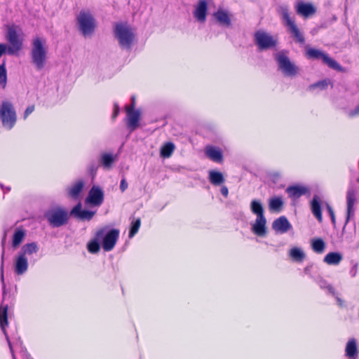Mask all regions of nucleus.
<instances>
[{"label": "nucleus", "mask_w": 359, "mask_h": 359, "mask_svg": "<svg viewBox=\"0 0 359 359\" xmlns=\"http://www.w3.org/2000/svg\"><path fill=\"white\" fill-rule=\"evenodd\" d=\"M46 40L41 37H36L32 40L30 50L31 63L37 71L42 70L47 61V49Z\"/></svg>", "instance_id": "nucleus-1"}, {"label": "nucleus", "mask_w": 359, "mask_h": 359, "mask_svg": "<svg viewBox=\"0 0 359 359\" xmlns=\"http://www.w3.org/2000/svg\"><path fill=\"white\" fill-rule=\"evenodd\" d=\"M114 37L118 40L119 46L126 50H131L135 35L128 22H117L114 25Z\"/></svg>", "instance_id": "nucleus-2"}, {"label": "nucleus", "mask_w": 359, "mask_h": 359, "mask_svg": "<svg viewBox=\"0 0 359 359\" xmlns=\"http://www.w3.org/2000/svg\"><path fill=\"white\" fill-rule=\"evenodd\" d=\"M5 39L8 42V55H13L20 51L23 46V38L21 37L22 29L15 25H7Z\"/></svg>", "instance_id": "nucleus-3"}, {"label": "nucleus", "mask_w": 359, "mask_h": 359, "mask_svg": "<svg viewBox=\"0 0 359 359\" xmlns=\"http://www.w3.org/2000/svg\"><path fill=\"white\" fill-rule=\"evenodd\" d=\"M97 237L99 238L102 248L106 252L114 249L119 237L120 231L118 229H109L106 226L96 231Z\"/></svg>", "instance_id": "nucleus-4"}, {"label": "nucleus", "mask_w": 359, "mask_h": 359, "mask_svg": "<svg viewBox=\"0 0 359 359\" xmlns=\"http://www.w3.org/2000/svg\"><path fill=\"white\" fill-rule=\"evenodd\" d=\"M79 29L85 36L93 34L96 27L95 19L90 11H81L76 18Z\"/></svg>", "instance_id": "nucleus-5"}, {"label": "nucleus", "mask_w": 359, "mask_h": 359, "mask_svg": "<svg viewBox=\"0 0 359 359\" xmlns=\"http://www.w3.org/2000/svg\"><path fill=\"white\" fill-rule=\"evenodd\" d=\"M287 50H283L275 55L274 58L278 64V69L287 76H294L299 72V67L292 62L287 55Z\"/></svg>", "instance_id": "nucleus-6"}, {"label": "nucleus", "mask_w": 359, "mask_h": 359, "mask_svg": "<svg viewBox=\"0 0 359 359\" xmlns=\"http://www.w3.org/2000/svg\"><path fill=\"white\" fill-rule=\"evenodd\" d=\"M0 120L2 126L7 130H11L17 121L16 112L13 104L8 101L2 102L0 105Z\"/></svg>", "instance_id": "nucleus-7"}, {"label": "nucleus", "mask_w": 359, "mask_h": 359, "mask_svg": "<svg viewBox=\"0 0 359 359\" xmlns=\"http://www.w3.org/2000/svg\"><path fill=\"white\" fill-rule=\"evenodd\" d=\"M44 217L52 227H60L66 224L69 219L68 212L60 208L48 209L44 212Z\"/></svg>", "instance_id": "nucleus-8"}, {"label": "nucleus", "mask_w": 359, "mask_h": 359, "mask_svg": "<svg viewBox=\"0 0 359 359\" xmlns=\"http://www.w3.org/2000/svg\"><path fill=\"white\" fill-rule=\"evenodd\" d=\"M306 57L312 60H321L330 68L339 72H344L345 69L335 60L330 57L327 53L318 49L310 48L306 50Z\"/></svg>", "instance_id": "nucleus-9"}, {"label": "nucleus", "mask_w": 359, "mask_h": 359, "mask_svg": "<svg viewBox=\"0 0 359 359\" xmlns=\"http://www.w3.org/2000/svg\"><path fill=\"white\" fill-rule=\"evenodd\" d=\"M356 195L357 191L354 186L351 184L346 192V216L345 224L342 229V233H344L348 222L351 221L355 215V209L354 205L357 201Z\"/></svg>", "instance_id": "nucleus-10"}, {"label": "nucleus", "mask_w": 359, "mask_h": 359, "mask_svg": "<svg viewBox=\"0 0 359 359\" xmlns=\"http://www.w3.org/2000/svg\"><path fill=\"white\" fill-rule=\"evenodd\" d=\"M255 43L260 50L272 49L276 47L278 41L268 33L258 30L254 34Z\"/></svg>", "instance_id": "nucleus-11"}, {"label": "nucleus", "mask_w": 359, "mask_h": 359, "mask_svg": "<svg viewBox=\"0 0 359 359\" xmlns=\"http://www.w3.org/2000/svg\"><path fill=\"white\" fill-rule=\"evenodd\" d=\"M104 191L99 186L93 185L86 198V203L93 206H100L104 201Z\"/></svg>", "instance_id": "nucleus-12"}, {"label": "nucleus", "mask_w": 359, "mask_h": 359, "mask_svg": "<svg viewBox=\"0 0 359 359\" xmlns=\"http://www.w3.org/2000/svg\"><path fill=\"white\" fill-rule=\"evenodd\" d=\"M8 305H1V306H0V327L6 337V341L9 346L11 353L12 354L13 359H16L15 355L14 354L12 344L11 342V340L9 339V337H8L6 330V327L8 325Z\"/></svg>", "instance_id": "nucleus-13"}, {"label": "nucleus", "mask_w": 359, "mask_h": 359, "mask_svg": "<svg viewBox=\"0 0 359 359\" xmlns=\"http://www.w3.org/2000/svg\"><path fill=\"white\" fill-rule=\"evenodd\" d=\"M95 212L89 210H82V205L79 202L70 211L69 215L82 221H90L95 215Z\"/></svg>", "instance_id": "nucleus-14"}, {"label": "nucleus", "mask_w": 359, "mask_h": 359, "mask_svg": "<svg viewBox=\"0 0 359 359\" xmlns=\"http://www.w3.org/2000/svg\"><path fill=\"white\" fill-rule=\"evenodd\" d=\"M212 16L220 27L224 28H231L232 27L231 19L227 11L219 8L212 14Z\"/></svg>", "instance_id": "nucleus-15"}, {"label": "nucleus", "mask_w": 359, "mask_h": 359, "mask_svg": "<svg viewBox=\"0 0 359 359\" xmlns=\"http://www.w3.org/2000/svg\"><path fill=\"white\" fill-rule=\"evenodd\" d=\"M205 154L210 160L215 163H222L224 161L222 150L218 147L212 145L206 146Z\"/></svg>", "instance_id": "nucleus-16"}, {"label": "nucleus", "mask_w": 359, "mask_h": 359, "mask_svg": "<svg viewBox=\"0 0 359 359\" xmlns=\"http://www.w3.org/2000/svg\"><path fill=\"white\" fill-rule=\"evenodd\" d=\"M266 222L265 217H257L251 228L254 234L259 237H265L267 234Z\"/></svg>", "instance_id": "nucleus-17"}, {"label": "nucleus", "mask_w": 359, "mask_h": 359, "mask_svg": "<svg viewBox=\"0 0 359 359\" xmlns=\"http://www.w3.org/2000/svg\"><path fill=\"white\" fill-rule=\"evenodd\" d=\"M292 228V224L285 216H280L276 219L272 223V229L278 233H286Z\"/></svg>", "instance_id": "nucleus-18"}, {"label": "nucleus", "mask_w": 359, "mask_h": 359, "mask_svg": "<svg viewBox=\"0 0 359 359\" xmlns=\"http://www.w3.org/2000/svg\"><path fill=\"white\" fill-rule=\"evenodd\" d=\"M208 1L206 0H198L194 11V18L200 22H205L208 13Z\"/></svg>", "instance_id": "nucleus-19"}, {"label": "nucleus", "mask_w": 359, "mask_h": 359, "mask_svg": "<svg viewBox=\"0 0 359 359\" xmlns=\"http://www.w3.org/2000/svg\"><path fill=\"white\" fill-rule=\"evenodd\" d=\"M127 126L130 130V131H133L139 126L140 111L139 109H127Z\"/></svg>", "instance_id": "nucleus-20"}, {"label": "nucleus", "mask_w": 359, "mask_h": 359, "mask_svg": "<svg viewBox=\"0 0 359 359\" xmlns=\"http://www.w3.org/2000/svg\"><path fill=\"white\" fill-rule=\"evenodd\" d=\"M296 11L297 14L308 18L316 12V8L311 3L301 1L297 4Z\"/></svg>", "instance_id": "nucleus-21"}, {"label": "nucleus", "mask_w": 359, "mask_h": 359, "mask_svg": "<svg viewBox=\"0 0 359 359\" xmlns=\"http://www.w3.org/2000/svg\"><path fill=\"white\" fill-rule=\"evenodd\" d=\"M28 269V261L25 256L20 254L18 255L15 259L14 264V271L15 273L18 275H22L25 273Z\"/></svg>", "instance_id": "nucleus-22"}, {"label": "nucleus", "mask_w": 359, "mask_h": 359, "mask_svg": "<svg viewBox=\"0 0 359 359\" xmlns=\"http://www.w3.org/2000/svg\"><path fill=\"white\" fill-rule=\"evenodd\" d=\"M285 191L289 197L294 199L299 198L302 196L309 193V189L307 187L300 185L289 186Z\"/></svg>", "instance_id": "nucleus-23"}, {"label": "nucleus", "mask_w": 359, "mask_h": 359, "mask_svg": "<svg viewBox=\"0 0 359 359\" xmlns=\"http://www.w3.org/2000/svg\"><path fill=\"white\" fill-rule=\"evenodd\" d=\"M320 198L318 195H314L311 201V210L319 222L323 221L322 208Z\"/></svg>", "instance_id": "nucleus-24"}, {"label": "nucleus", "mask_w": 359, "mask_h": 359, "mask_svg": "<svg viewBox=\"0 0 359 359\" xmlns=\"http://www.w3.org/2000/svg\"><path fill=\"white\" fill-rule=\"evenodd\" d=\"M284 202L281 196H274L269 200V208L271 212H280L283 208Z\"/></svg>", "instance_id": "nucleus-25"}, {"label": "nucleus", "mask_w": 359, "mask_h": 359, "mask_svg": "<svg viewBox=\"0 0 359 359\" xmlns=\"http://www.w3.org/2000/svg\"><path fill=\"white\" fill-rule=\"evenodd\" d=\"M6 239V231L4 232V236L1 240V247H2V253H1V264L0 267L1 271V282L2 283V290H3V297L4 298L6 291V284L4 282V254H5V243Z\"/></svg>", "instance_id": "nucleus-26"}, {"label": "nucleus", "mask_w": 359, "mask_h": 359, "mask_svg": "<svg viewBox=\"0 0 359 359\" xmlns=\"http://www.w3.org/2000/svg\"><path fill=\"white\" fill-rule=\"evenodd\" d=\"M208 179L210 182L215 186H219L225 181L224 175L221 172L215 170L209 171Z\"/></svg>", "instance_id": "nucleus-27"}, {"label": "nucleus", "mask_w": 359, "mask_h": 359, "mask_svg": "<svg viewBox=\"0 0 359 359\" xmlns=\"http://www.w3.org/2000/svg\"><path fill=\"white\" fill-rule=\"evenodd\" d=\"M342 259L343 256L340 252H332L325 255L323 261L330 265H337Z\"/></svg>", "instance_id": "nucleus-28"}, {"label": "nucleus", "mask_w": 359, "mask_h": 359, "mask_svg": "<svg viewBox=\"0 0 359 359\" xmlns=\"http://www.w3.org/2000/svg\"><path fill=\"white\" fill-rule=\"evenodd\" d=\"M345 351L348 358H354L357 355L358 347L355 339L352 338L347 342Z\"/></svg>", "instance_id": "nucleus-29"}, {"label": "nucleus", "mask_w": 359, "mask_h": 359, "mask_svg": "<svg viewBox=\"0 0 359 359\" xmlns=\"http://www.w3.org/2000/svg\"><path fill=\"white\" fill-rule=\"evenodd\" d=\"M250 210L257 217H265L264 206L259 200L254 199L251 201Z\"/></svg>", "instance_id": "nucleus-30"}, {"label": "nucleus", "mask_w": 359, "mask_h": 359, "mask_svg": "<svg viewBox=\"0 0 359 359\" xmlns=\"http://www.w3.org/2000/svg\"><path fill=\"white\" fill-rule=\"evenodd\" d=\"M26 235V232L21 228H17L13 235L12 246L17 248L22 242Z\"/></svg>", "instance_id": "nucleus-31"}, {"label": "nucleus", "mask_w": 359, "mask_h": 359, "mask_svg": "<svg viewBox=\"0 0 359 359\" xmlns=\"http://www.w3.org/2000/svg\"><path fill=\"white\" fill-rule=\"evenodd\" d=\"M39 249L37 243L32 242L22 245L19 253L26 257V255H31L34 253H36L39 251Z\"/></svg>", "instance_id": "nucleus-32"}, {"label": "nucleus", "mask_w": 359, "mask_h": 359, "mask_svg": "<svg viewBox=\"0 0 359 359\" xmlns=\"http://www.w3.org/2000/svg\"><path fill=\"white\" fill-rule=\"evenodd\" d=\"M175 149V145L172 142H168L165 143L160 149V156L162 158H170Z\"/></svg>", "instance_id": "nucleus-33"}, {"label": "nucleus", "mask_w": 359, "mask_h": 359, "mask_svg": "<svg viewBox=\"0 0 359 359\" xmlns=\"http://www.w3.org/2000/svg\"><path fill=\"white\" fill-rule=\"evenodd\" d=\"M100 244L101 242L99 238L97 237V233H95L94 238L88 243L87 249L89 252L96 254L100 250Z\"/></svg>", "instance_id": "nucleus-34"}, {"label": "nucleus", "mask_w": 359, "mask_h": 359, "mask_svg": "<svg viewBox=\"0 0 359 359\" xmlns=\"http://www.w3.org/2000/svg\"><path fill=\"white\" fill-rule=\"evenodd\" d=\"M325 243L321 238H316L311 240L312 250L316 253H323L325 249Z\"/></svg>", "instance_id": "nucleus-35"}, {"label": "nucleus", "mask_w": 359, "mask_h": 359, "mask_svg": "<svg viewBox=\"0 0 359 359\" xmlns=\"http://www.w3.org/2000/svg\"><path fill=\"white\" fill-rule=\"evenodd\" d=\"M83 181H79L72 188L69 189L68 194L74 199H77L83 188Z\"/></svg>", "instance_id": "nucleus-36"}, {"label": "nucleus", "mask_w": 359, "mask_h": 359, "mask_svg": "<svg viewBox=\"0 0 359 359\" xmlns=\"http://www.w3.org/2000/svg\"><path fill=\"white\" fill-rule=\"evenodd\" d=\"M115 158L111 154L104 153L101 155L100 164L105 168H110Z\"/></svg>", "instance_id": "nucleus-37"}, {"label": "nucleus", "mask_w": 359, "mask_h": 359, "mask_svg": "<svg viewBox=\"0 0 359 359\" xmlns=\"http://www.w3.org/2000/svg\"><path fill=\"white\" fill-rule=\"evenodd\" d=\"M282 19L286 26L289 28L295 25L294 21L290 18L287 7L283 6L280 8Z\"/></svg>", "instance_id": "nucleus-38"}, {"label": "nucleus", "mask_w": 359, "mask_h": 359, "mask_svg": "<svg viewBox=\"0 0 359 359\" xmlns=\"http://www.w3.org/2000/svg\"><path fill=\"white\" fill-rule=\"evenodd\" d=\"M290 33L295 38V41L300 44L305 43V39L304 35L300 32L299 28L296 25H292L289 28Z\"/></svg>", "instance_id": "nucleus-39"}, {"label": "nucleus", "mask_w": 359, "mask_h": 359, "mask_svg": "<svg viewBox=\"0 0 359 359\" xmlns=\"http://www.w3.org/2000/svg\"><path fill=\"white\" fill-rule=\"evenodd\" d=\"M317 283L321 289L327 290L329 294L335 296L336 292L334 288L332 285L329 284L326 280L323 278H319L317 280Z\"/></svg>", "instance_id": "nucleus-40"}, {"label": "nucleus", "mask_w": 359, "mask_h": 359, "mask_svg": "<svg viewBox=\"0 0 359 359\" xmlns=\"http://www.w3.org/2000/svg\"><path fill=\"white\" fill-rule=\"evenodd\" d=\"M290 257L296 262H302L305 257V253L299 248H293L290 251Z\"/></svg>", "instance_id": "nucleus-41"}, {"label": "nucleus", "mask_w": 359, "mask_h": 359, "mask_svg": "<svg viewBox=\"0 0 359 359\" xmlns=\"http://www.w3.org/2000/svg\"><path fill=\"white\" fill-rule=\"evenodd\" d=\"M7 82V71L6 69V61L0 65V85L2 86L3 88L6 87Z\"/></svg>", "instance_id": "nucleus-42"}, {"label": "nucleus", "mask_w": 359, "mask_h": 359, "mask_svg": "<svg viewBox=\"0 0 359 359\" xmlns=\"http://www.w3.org/2000/svg\"><path fill=\"white\" fill-rule=\"evenodd\" d=\"M140 225H141L140 218L136 219L135 221H133L131 223L130 230H129V233H128V237L130 238H133L137 233V231L140 227Z\"/></svg>", "instance_id": "nucleus-43"}, {"label": "nucleus", "mask_w": 359, "mask_h": 359, "mask_svg": "<svg viewBox=\"0 0 359 359\" xmlns=\"http://www.w3.org/2000/svg\"><path fill=\"white\" fill-rule=\"evenodd\" d=\"M328 82L326 79H323L321 81H318L311 85H310L309 88L311 90H314L316 88H319L320 90H325L327 88Z\"/></svg>", "instance_id": "nucleus-44"}, {"label": "nucleus", "mask_w": 359, "mask_h": 359, "mask_svg": "<svg viewBox=\"0 0 359 359\" xmlns=\"http://www.w3.org/2000/svg\"><path fill=\"white\" fill-rule=\"evenodd\" d=\"M99 165H96L94 161H91L88 165V173L93 179L96 174Z\"/></svg>", "instance_id": "nucleus-45"}, {"label": "nucleus", "mask_w": 359, "mask_h": 359, "mask_svg": "<svg viewBox=\"0 0 359 359\" xmlns=\"http://www.w3.org/2000/svg\"><path fill=\"white\" fill-rule=\"evenodd\" d=\"M326 208H327V212L331 218L332 224L334 226L336 225V218H335L334 210L332 208V206L328 203H327V205H326Z\"/></svg>", "instance_id": "nucleus-46"}, {"label": "nucleus", "mask_w": 359, "mask_h": 359, "mask_svg": "<svg viewBox=\"0 0 359 359\" xmlns=\"http://www.w3.org/2000/svg\"><path fill=\"white\" fill-rule=\"evenodd\" d=\"M5 53L8 54V45L6 43H0V57Z\"/></svg>", "instance_id": "nucleus-47"}, {"label": "nucleus", "mask_w": 359, "mask_h": 359, "mask_svg": "<svg viewBox=\"0 0 359 359\" xmlns=\"http://www.w3.org/2000/svg\"><path fill=\"white\" fill-rule=\"evenodd\" d=\"M128 182L126 180L125 177H123L121 180V183H120V190L121 191V192H124L127 188H128Z\"/></svg>", "instance_id": "nucleus-48"}, {"label": "nucleus", "mask_w": 359, "mask_h": 359, "mask_svg": "<svg viewBox=\"0 0 359 359\" xmlns=\"http://www.w3.org/2000/svg\"><path fill=\"white\" fill-rule=\"evenodd\" d=\"M34 110V106L31 105L27 107L24 112V118H26L31 113H32Z\"/></svg>", "instance_id": "nucleus-49"}, {"label": "nucleus", "mask_w": 359, "mask_h": 359, "mask_svg": "<svg viewBox=\"0 0 359 359\" xmlns=\"http://www.w3.org/2000/svg\"><path fill=\"white\" fill-rule=\"evenodd\" d=\"M118 114H119V107L117 103H115L114 106V111H113V114L111 116V118L113 120H114L117 117Z\"/></svg>", "instance_id": "nucleus-50"}, {"label": "nucleus", "mask_w": 359, "mask_h": 359, "mask_svg": "<svg viewBox=\"0 0 359 359\" xmlns=\"http://www.w3.org/2000/svg\"><path fill=\"white\" fill-rule=\"evenodd\" d=\"M220 191H221V194L224 196V197H227L228 196V194H229V189L228 188L226 187V186H223L221 187V189H220Z\"/></svg>", "instance_id": "nucleus-51"}, {"label": "nucleus", "mask_w": 359, "mask_h": 359, "mask_svg": "<svg viewBox=\"0 0 359 359\" xmlns=\"http://www.w3.org/2000/svg\"><path fill=\"white\" fill-rule=\"evenodd\" d=\"M351 116H354L359 114V104L357 105L354 109L351 110L349 113Z\"/></svg>", "instance_id": "nucleus-52"}, {"label": "nucleus", "mask_w": 359, "mask_h": 359, "mask_svg": "<svg viewBox=\"0 0 359 359\" xmlns=\"http://www.w3.org/2000/svg\"><path fill=\"white\" fill-rule=\"evenodd\" d=\"M357 268H358V264H355L353 266L351 269L350 270V274L352 277H355L357 273Z\"/></svg>", "instance_id": "nucleus-53"}, {"label": "nucleus", "mask_w": 359, "mask_h": 359, "mask_svg": "<svg viewBox=\"0 0 359 359\" xmlns=\"http://www.w3.org/2000/svg\"><path fill=\"white\" fill-rule=\"evenodd\" d=\"M22 351L24 353V356L25 359H33L31 355L27 351V349L25 348H23Z\"/></svg>", "instance_id": "nucleus-54"}, {"label": "nucleus", "mask_w": 359, "mask_h": 359, "mask_svg": "<svg viewBox=\"0 0 359 359\" xmlns=\"http://www.w3.org/2000/svg\"><path fill=\"white\" fill-rule=\"evenodd\" d=\"M135 97L132 96L131 97V109H135Z\"/></svg>", "instance_id": "nucleus-55"}, {"label": "nucleus", "mask_w": 359, "mask_h": 359, "mask_svg": "<svg viewBox=\"0 0 359 359\" xmlns=\"http://www.w3.org/2000/svg\"><path fill=\"white\" fill-rule=\"evenodd\" d=\"M329 26V23L327 22H325L321 23L318 27L321 29L327 28Z\"/></svg>", "instance_id": "nucleus-56"}, {"label": "nucleus", "mask_w": 359, "mask_h": 359, "mask_svg": "<svg viewBox=\"0 0 359 359\" xmlns=\"http://www.w3.org/2000/svg\"><path fill=\"white\" fill-rule=\"evenodd\" d=\"M0 187L1 188L3 189V190H6V191H10L11 190V187H4V185L3 184H0Z\"/></svg>", "instance_id": "nucleus-57"}, {"label": "nucleus", "mask_w": 359, "mask_h": 359, "mask_svg": "<svg viewBox=\"0 0 359 359\" xmlns=\"http://www.w3.org/2000/svg\"><path fill=\"white\" fill-rule=\"evenodd\" d=\"M311 267L310 266H307L304 268V272L306 273H310V271H311Z\"/></svg>", "instance_id": "nucleus-58"}, {"label": "nucleus", "mask_w": 359, "mask_h": 359, "mask_svg": "<svg viewBox=\"0 0 359 359\" xmlns=\"http://www.w3.org/2000/svg\"><path fill=\"white\" fill-rule=\"evenodd\" d=\"M336 299H337V301L338 302L340 306H341V305H342V300H341V299H340V298H339V297H336Z\"/></svg>", "instance_id": "nucleus-59"}, {"label": "nucleus", "mask_w": 359, "mask_h": 359, "mask_svg": "<svg viewBox=\"0 0 359 359\" xmlns=\"http://www.w3.org/2000/svg\"><path fill=\"white\" fill-rule=\"evenodd\" d=\"M332 20H333V21H336V20H337V17H336L335 15H334V16L332 17Z\"/></svg>", "instance_id": "nucleus-60"}, {"label": "nucleus", "mask_w": 359, "mask_h": 359, "mask_svg": "<svg viewBox=\"0 0 359 359\" xmlns=\"http://www.w3.org/2000/svg\"><path fill=\"white\" fill-rule=\"evenodd\" d=\"M358 182H359V178L357 180Z\"/></svg>", "instance_id": "nucleus-61"}]
</instances>
